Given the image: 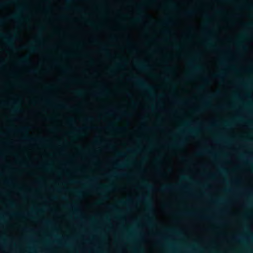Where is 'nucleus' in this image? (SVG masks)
<instances>
[{
  "label": "nucleus",
  "instance_id": "58",
  "mask_svg": "<svg viewBox=\"0 0 253 253\" xmlns=\"http://www.w3.org/2000/svg\"><path fill=\"white\" fill-rule=\"evenodd\" d=\"M55 130V128H52V129H51V130H52V131H54V130Z\"/></svg>",
  "mask_w": 253,
  "mask_h": 253
},
{
  "label": "nucleus",
  "instance_id": "37",
  "mask_svg": "<svg viewBox=\"0 0 253 253\" xmlns=\"http://www.w3.org/2000/svg\"><path fill=\"white\" fill-rule=\"evenodd\" d=\"M52 88H53V86H52V85H48V86H47L46 87V88L47 89H52Z\"/></svg>",
  "mask_w": 253,
  "mask_h": 253
},
{
  "label": "nucleus",
  "instance_id": "30",
  "mask_svg": "<svg viewBox=\"0 0 253 253\" xmlns=\"http://www.w3.org/2000/svg\"><path fill=\"white\" fill-rule=\"evenodd\" d=\"M188 132L191 135H195L196 134L195 131L193 130H190Z\"/></svg>",
  "mask_w": 253,
  "mask_h": 253
},
{
  "label": "nucleus",
  "instance_id": "29",
  "mask_svg": "<svg viewBox=\"0 0 253 253\" xmlns=\"http://www.w3.org/2000/svg\"><path fill=\"white\" fill-rule=\"evenodd\" d=\"M68 122L69 123H73L75 122V120H74V119H73L72 118H70L68 120Z\"/></svg>",
  "mask_w": 253,
  "mask_h": 253
},
{
  "label": "nucleus",
  "instance_id": "5",
  "mask_svg": "<svg viewBox=\"0 0 253 253\" xmlns=\"http://www.w3.org/2000/svg\"><path fill=\"white\" fill-rule=\"evenodd\" d=\"M37 41L30 43V44L28 45L22 46L21 47V48L23 49L28 50L31 52H35L37 48L35 47V46H34V43H35Z\"/></svg>",
  "mask_w": 253,
  "mask_h": 253
},
{
  "label": "nucleus",
  "instance_id": "11",
  "mask_svg": "<svg viewBox=\"0 0 253 253\" xmlns=\"http://www.w3.org/2000/svg\"><path fill=\"white\" fill-rule=\"evenodd\" d=\"M18 103L17 102H14L12 105L11 111L12 112H16L19 111Z\"/></svg>",
  "mask_w": 253,
  "mask_h": 253
},
{
  "label": "nucleus",
  "instance_id": "19",
  "mask_svg": "<svg viewBox=\"0 0 253 253\" xmlns=\"http://www.w3.org/2000/svg\"><path fill=\"white\" fill-rule=\"evenodd\" d=\"M194 13V11L193 10H189L186 11L184 12V15L185 16H190L192 15Z\"/></svg>",
  "mask_w": 253,
  "mask_h": 253
},
{
  "label": "nucleus",
  "instance_id": "47",
  "mask_svg": "<svg viewBox=\"0 0 253 253\" xmlns=\"http://www.w3.org/2000/svg\"><path fill=\"white\" fill-rule=\"evenodd\" d=\"M216 12L218 14L221 13V12H222V11L221 10H217Z\"/></svg>",
  "mask_w": 253,
  "mask_h": 253
},
{
  "label": "nucleus",
  "instance_id": "23",
  "mask_svg": "<svg viewBox=\"0 0 253 253\" xmlns=\"http://www.w3.org/2000/svg\"><path fill=\"white\" fill-rule=\"evenodd\" d=\"M70 134H73V135H79V134H83V132H82V129H80L79 131L77 132H70Z\"/></svg>",
  "mask_w": 253,
  "mask_h": 253
},
{
  "label": "nucleus",
  "instance_id": "28",
  "mask_svg": "<svg viewBox=\"0 0 253 253\" xmlns=\"http://www.w3.org/2000/svg\"><path fill=\"white\" fill-rule=\"evenodd\" d=\"M108 93V91L107 89H103L102 90V91L101 93H98V95H101V94H107Z\"/></svg>",
  "mask_w": 253,
  "mask_h": 253
},
{
  "label": "nucleus",
  "instance_id": "59",
  "mask_svg": "<svg viewBox=\"0 0 253 253\" xmlns=\"http://www.w3.org/2000/svg\"><path fill=\"white\" fill-rule=\"evenodd\" d=\"M124 114L125 115H127V113H126V112H125L124 113Z\"/></svg>",
  "mask_w": 253,
  "mask_h": 253
},
{
  "label": "nucleus",
  "instance_id": "46",
  "mask_svg": "<svg viewBox=\"0 0 253 253\" xmlns=\"http://www.w3.org/2000/svg\"><path fill=\"white\" fill-rule=\"evenodd\" d=\"M126 94L129 97L131 96V94L127 92H126Z\"/></svg>",
  "mask_w": 253,
  "mask_h": 253
},
{
  "label": "nucleus",
  "instance_id": "62",
  "mask_svg": "<svg viewBox=\"0 0 253 253\" xmlns=\"http://www.w3.org/2000/svg\"><path fill=\"white\" fill-rule=\"evenodd\" d=\"M200 111V109H197V110H196V111H197V112H199V111Z\"/></svg>",
  "mask_w": 253,
  "mask_h": 253
},
{
  "label": "nucleus",
  "instance_id": "31",
  "mask_svg": "<svg viewBox=\"0 0 253 253\" xmlns=\"http://www.w3.org/2000/svg\"><path fill=\"white\" fill-rule=\"evenodd\" d=\"M117 175V174L116 173H112L111 174H108L107 175L110 176V177H114Z\"/></svg>",
  "mask_w": 253,
  "mask_h": 253
},
{
  "label": "nucleus",
  "instance_id": "18",
  "mask_svg": "<svg viewBox=\"0 0 253 253\" xmlns=\"http://www.w3.org/2000/svg\"><path fill=\"white\" fill-rule=\"evenodd\" d=\"M188 65L192 68L194 70H198V69H201V67L200 66H194L192 65V62L191 61H190L189 63H188Z\"/></svg>",
  "mask_w": 253,
  "mask_h": 253
},
{
  "label": "nucleus",
  "instance_id": "64",
  "mask_svg": "<svg viewBox=\"0 0 253 253\" xmlns=\"http://www.w3.org/2000/svg\"><path fill=\"white\" fill-rule=\"evenodd\" d=\"M250 8H253V6H250Z\"/></svg>",
  "mask_w": 253,
  "mask_h": 253
},
{
  "label": "nucleus",
  "instance_id": "48",
  "mask_svg": "<svg viewBox=\"0 0 253 253\" xmlns=\"http://www.w3.org/2000/svg\"><path fill=\"white\" fill-rule=\"evenodd\" d=\"M0 243H1V244H4V240H0Z\"/></svg>",
  "mask_w": 253,
  "mask_h": 253
},
{
  "label": "nucleus",
  "instance_id": "8",
  "mask_svg": "<svg viewBox=\"0 0 253 253\" xmlns=\"http://www.w3.org/2000/svg\"><path fill=\"white\" fill-rule=\"evenodd\" d=\"M183 144V141H179L173 143H171L169 145L170 148H179Z\"/></svg>",
  "mask_w": 253,
  "mask_h": 253
},
{
  "label": "nucleus",
  "instance_id": "9",
  "mask_svg": "<svg viewBox=\"0 0 253 253\" xmlns=\"http://www.w3.org/2000/svg\"><path fill=\"white\" fill-rule=\"evenodd\" d=\"M142 199L144 201V202L147 205V207H148V209H149V208L151 207L150 198L149 196H145L142 197Z\"/></svg>",
  "mask_w": 253,
  "mask_h": 253
},
{
  "label": "nucleus",
  "instance_id": "7",
  "mask_svg": "<svg viewBox=\"0 0 253 253\" xmlns=\"http://www.w3.org/2000/svg\"><path fill=\"white\" fill-rule=\"evenodd\" d=\"M138 17H136L133 19V20L135 22H139L141 20V18L144 16V13L140 10V8L139 7H138Z\"/></svg>",
  "mask_w": 253,
  "mask_h": 253
},
{
  "label": "nucleus",
  "instance_id": "24",
  "mask_svg": "<svg viewBox=\"0 0 253 253\" xmlns=\"http://www.w3.org/2000/svg\"><path fill=\"white\" fill-rule=\"evenodd\" d=\"M101 50L103 52L105 53L106 54L108 55V52H107V49L106 48V45H105L104 44L103 45H101Z\"/></svg>",
  "mask_w": 253,
  "mask_h": 253
},
{
  "label": "nucleus",
  "instance_id": "42",
  "mask_svg": "<svg viewBox=\"0 0 253 253\" xmlns=\"http://www.w3.org/2000/svg\"><path fill=\"white\" fill-rule=\"evenodd\" d=\"M237 44H238L240 46H242L241 43L240 42H239V41L237 42Z\"/></svg>",
  "mask_w": 253,
  "mask_h": 253
},
{
  "label": "nucleus",
  "instance_id": "4",
  "mask_svg": "<svg viewBox=\"0 0 253 253\" xmlns=\"http://www.w3.org/2000/svg\"><path fill=\"white\" fill-rule=\"evenodd\" d=\"M135 65L137 68L142 70H146L149 67L148 65H146L144 62L141 61H136Z\"/></svg>",
  "mask_w": 253,
  "mask_h": 253
},
{
  "label": "nucleus",
  "instance_id": "27",
  "mask_svg": "<svg viewBox=\"0 0 253 253\" xmlns=\"http://www.w3.org/2000/svg\"><path fill=\"white\" fill-rule=\"evenodd\" d=\"M116 166L119 168H123L126 166V165L125 163H122L121 164H115Z\"/></svg>",
  "mask_w": 253,
  "mask_h": 253
},
{
  "label": "nucleus",
  "instance_id": "63",
  "mask_svg": "<svg viewBox=\"0 0 253 253\" xmlns=\"http://www.w3.org/2000/svg\"><path fill=\"white\" fill-rule=\"evenodd\" d=\"M39 180H40V181H42V178H40V179H39Z\"/></svg>",
  "mask_w": 253,
  "mask_h": 253
},
{
  "label": "nucleus",
  "instance_id": "50",
  "mask_svg": "<svg viewBox=\"0 0 253 253\" xmlns=\"http://www.w3.org/2000/svg\"><path fill=\"white\" fill-rule=\"evenodd\" d=\"M113 71H114L113 69H111L110 70V72H111V73H113Z\"/></svg>",
  "mask_w": 253,
  "mask_h": 253
},
{
  "label": "nucleus",
  "instance_id": "43",
  "mask_svg": "<svg viewBox=\"0 0 253 253\" xmlns=\"http://www.w3.org/2000/svg\"><path fill=\"white\" fill-rule=\"evenodd\" d=\"M37 71H38L37 70H33L32 71V73H36L37 72Z\"/></svg>",
  "mask_w": 253,
  "mask_h": 253
},
{
  "label": "nucleus",
  "instance_id": "56",
  "mask_svg": "<svg viewBox=\"0 0 253 253\" xmlns=\"http://www.w3.org/2000/svg\"><path fill=\"white\" fill-rule=\"evenodd\" d=\"M64 69L65 70V71H67L68 70V68H64Z\"/></svg>",
  "mask_w": 253,
  "mask_h": 253
},
{
  "label": "nucleus",
  "instance_id": "6",
  "mask_svg": "<svg viewBox=\"0 0 253 253\" xmlns=\"http://www.w3.org/2000/svg\"><path fill=\"white\" fill-rule=\"evenodd\" d=\"M25 138L26 139L31 140V141H33L36 140V141H40L41 143H46V142H47V140L45 138H41V137H38L37 139H35L34 138H32V137H30L29 136H27V137L26 136V137H25Z\"/></svg>",
  "mask_w": 253,
  "mask_h": 253
},
{
  "label": "nucleus",
  "instance_id": "14",
  "mask_svg": "<svg viewBox=\"0 0 253 253\" xmlns=\"http://www.w3.org/2000/svg\"><path fill=\"white\" fill-rule=\"evenodd\" d=\"M165 5L167 7L170 8H174L176 7L175 4L172 2L171 1H169L167 2Z\"/></svg>",
  "mask_w": 253,
  "mask_h": 253
},
{
  "label": "nucleus",
  "instance_id": "45",
  "mask_svg": "<svg viewBox=\"0 0 253 253\" xmlns=\"http://www.w3.org/2000/svg\"><path fill=\"white\" fill-rule=\"evenodd\" d=\"M184 214H191L192 213H190V212H184Z\"/></svg>",
  "mask_w": 253,
  "mask_h": 253
},
{
  "label": "nucleus",
  "instance_id": "52",
  "mask_svg": "<svg viewBox=\"0 0 253 253\" xmlns=\"http://www.w3.org/2000/svg\"><path fill=\"white\" fill-rule=\"evenodd\" d=\"M179 47V46H178V45H175V48H178Z\"/></svg>",
  "mask_w": 253,
  "mask_h": 253
},
{
  "label": "nucleus",
  "instance_id": "51",
  "mask_svg": "<svg viewBox=\"0 0 253 253\" xmlns=\"http://www.w3.org/2000/svg\"><path fill=\"white\" fill-rule=\"evenodd\" d=\"M156 160H157V161H159L160 160V158L159 157V158H157Z\"/></svg>",
  "mask_w": 253,
  "mask_h": 253
},
{
  "label": "nucleus",
  "instance_id": "44",
  "mask_svg": "<svg viewBox=\"0 0 253 253\" xmlns=\"http://www.w3.org/2000/svg\"><path fill=\"white\" fill-rule=\"evenodd\" d=\"M3 22V20L0 18V24H1Z\"/></svg>",
  "mask_w": 253,
  "mask_h": 253
},
{
  "label": "nucleus",
  "instance_id": "38",
  "mask_svg": "<svg viewBox=\"0 0 253 253\" xmlns=\"http://www.w3.org/2000/svg\"><path fill=\"white\" fill-rule=\"evenodd\" d=\"M124 155V154L123 153H122V152H118L117 153V155L119 156H123Z\"/></svg>",
  "mask_w": 253,
  "mask_h": 253
},
{
  "label": "nucleus",
  "instance_id": "26",
  "mask_svg": "<svg viewBox=\"0 0 253 253\" xmlns=\"http://www.w3.org/2000/svg\"><path fill=\"white\" fill-rule=\"evenodd\" d=\"M166 71L167 72L170 73L173 71V68L171 67H168L166 68Z\"/></svg>",
  "mask_w": 253,
  "mask_h": 253
},
{
  "label": "nucleus",
  "instance_id": "21",
  "mask_svg": "<svg viewBox=\"0 0 253 253\" xmlns=\"http://www.w3.org/2000/svg\"><path fill=\"white\" fill-rule=\"evenodd\" d=\"M29 129L28 127H23L19 129V131L22 132H27L28 130Z\"/></svg>",
  "mask_w": 253,
  "mask_h": 253
},
{
  "label": "nucleus",
  "instance_id": "10",
  "mask_svg": "<svg viewBox=\"0 0 253 253\" xmlns=\"http://www.w3.org/2000/svg\"><path fill=\"white\" fill-rule=\"evenodd\" d=\"M19 63L21 64H26L29 62V59L28 56H25L18 60Z\"/></svg>",
  "mask_w": 253,
  "mask_h": 253
},
{
  "label": "nucleus",
  "instance_id": "53",
  "mask_svg": "<svg viewBox=\"0 0 253 253\" xmlns=\"http://www.w3.org/2000/svg\"><path fill=\"white\" fill-rule=\"evenodd\" d=\"M45 223L48 224L50 223V222L49 221H46Z\"/></svg>",
  "mask_w": 253,
  "mask_h": 253
},
{
  "label": "nucleus",
  "instance_id": "41",
  "mask_svg": "<svg viewBox=\"0 0 253 253\" xmlns=\"http://www.w3.org/2000/svg\"><path fill=\"white\" fill-rule=\"evenodd\" d=\"M91 120H92V118H91V117H88V118H86V120H87V121H91Z\"/></svg>",
  "mask_w": 253,
  "mask_h": 253
},
{
  "label": "nucleus",
  "instance_id": "54",
  "mask_svg": "<svg viewBox=\"0 0 253 253\" xmlns=\"http://www.w3.org/2000/svg\"><path fill=\"white\" fill-rule=\"evenodd\" d=\"M195 58H197L198 57V54H196L195 56Z\"/></svg>",
  "mask_w": 253,
  "mask_h": 253
},
{
  "label": "nucleus",
  "instance_id": "13",
  "mask_svg": "<svg viewBox=\"0 0 253 253\" xmlns=\"http://www.w3.org/2000/svg\"><path fill=\"white\" fill-rule=\"evenodd\" d=\"M112 185L109 186H105V185H101L99 187V189L103 191V192H105L108 190H109L110 188H111Z\"/></svg>",
  "mask_w": 253,
  "mask_h": 253
},
{
  "label": "nucleus",
  "instance_id": "40",
  "mask_svg": "<svg viewBox=\"0 0 253 253\" xmlns=\"http://www.w3.org/2000/svg\"><path fill=\"white\" fill-rule=\"evenodd\" d=\"M204 89V87L203 86H201L200 87H198V89L199 90H202Z\"/></svg>",
  "mask_w": 253,
  "mask_h": 253
},
{
  "label": "nucleus",
  "instance_id": "49",
  "mask_svg": "<svg viewBox=\"0 0 253 253\" xmlns=\"http://www.w3.org/2000/svg\"><path fill=\"white\" fill-rule=\"evenodd\" d=\"M120 63H117V64H116V67H118V66H120Z\"/></svg>",
  "mask_w": 253,
  "mask_h": 253
},
{
  "label": "nucleus",
  "instance_id": "20",
  "mask_svg": "<svg viewBox=\"0 0 253 253\" xmlns=\"http://www.w3.org/2000/svg\"><path fill=\"white\" fill-rule=\"evenodd\" d=\"M245 26L249 29H252L253 28V22H250L249 23H247L245 25Z\"/></svg>",
  "mask_w": 253,
  "mask_h": 253
},
{
  "label": "nucleus",
  "instance_id": "16",
  "mask_svg": "<svg viewBox=\"0 0 253 253\" xmlns=\"http://www.w3.org/2000/svg\"><path fill=\"white\" fill-rule=\"evenodd\" d=\"M74 93L78 96H81L83 95L84 92L81 90H77L74 91Z\"/></svg>",
  "mask_w": 253,
  "mask_h": 253
},
{
  "label": "nucleus",
  "instance_id": "3",
  "mask_svg": "<svg viewBox=\"0 0 253 253\" xmlns=\"http://www.w3.org/2000/svg\"><path fill=\"white\" fill-rule=\"evenodd\" d=\"M176 188H177V186L169 184L162 185L161 188L160 189V190L161 192H168Z\"/></svg>",
  "mask_w": 253,
  "mask_h": 253
},
{
  "label": "nucleus",
  "instance_id": "33",
  "mask_svg": "<svg viewBox=\"0 0 253 253\" xmlns=\"http://www.w3.org/2000/svg\"><path fill=\"white\" fill-rule=\"evenodd\" d=\"M118 203L120 205H126V202L123 200L119 201Z\"/></svg>",
  "mask_w": 253,
  "mask_h": 253
},
{
  "label": "nucleus",
  "instance_id": "1",
  "mask_svg": "<svg viewBox=\"0 0 253 253\" xmlns=\"http://www.w3.org/2000/svg\"><path fill=\"white\" fill-rule=\"evenodd\" d=\"M131 80L133 81L135 84L140 88L146 89L150 93L153 92L152 86L148 84L143 80L136 76H133L131 78Z\"/></svg>",
  "mask_w": 253,
  "mask_h": 253
},
{
  "label": "nucleus",
  "instance_id": "39",
  "mask_svg": "<svg viewBox=\"0 0 253 253\" xmlns=\"http://www.w3.org/2000/svg\"><path fill=\"white\" fill-rule=\"evenodd\" d=\"M113 124L112 123H111L109 124V126L107 127V128L109 129L110 127H113Z\"/></svg>",
  "mask_w": 253,
  "mask_h": 253
},
{
  "label": "nucleus",
  "instance_id": "12",
  "mask_svg": "<svg viewBox=\"0 0 253 253\" xmlns=\"http://www.w3.org/2000/svg\"><path fill=\"white\" fill-rule=\"evenodd\" d=\"M142 184L145 188L148 189H151L153 188V186L146 180L142 181Z\"/></svg>",
  "mask_w": 253,
  "mask_h": 253
},
{
  "label": "nucleus",
  "instance_id": "32",
  "mask_svg": "<svg viewBox=\"0 0 253 253\" xmlns=\"http://www.w3.org/2000/svg\"><path fill=\"white\" fill-rule=\"evenodd\" d=\"M246 34L245 33H243L240 37H239V39H243L244 38H245L246 36Z\"/></svg>",
  "mask_w": 253,
  "mask_h": 253
},
{
  "label": "nucleus",
  "instance_id": "17",
  "mask_svg": "<svg viewBox=\"0 0 253 253\" xmlns=\"http://www.w3.org/2000/svg\"><path fill=\"white\" fill-rule=\"evenodd\" d=\"M204 153H206V154H211V155H212V154H211V153H210L209 151H208L207 150H204L200 152H198L197 155L199 156V155H201L202 154H204Z\"/></svg>",
  "mask_w": 253,
  "mask_h": 253
},
{
  "label": "nucleus",
  "instance_id": "60",
  "mask_svg": "<svg viewBox=\"0 0 253 253\" xmlns=\"http://www.w3.org/2000/svg\"><path fill=\"white\" fill-rule=\"evenodd\" d=\"M128 151H129L130 152H133V151H132V150H129Z\"/></svg>",
  "mask_w": 253,
  "mask_h": 253
},
{
  "label": "nucleus",
  "instance_id": "61",
  "mask_svg": "<svg viewBox=\"0 0 253 253\" xmlns=\"http://www.w3.org/2000/svg\"><path fill=\"white\" fill-rule=\"evenodd\" d=\"M160 174L162 175H164V173H162V172H161Z\"/></svg>",
  "mask_w": 253,
  "mask_h": 253
},
{
  "label": "nucleus",
  "instance_id": "15",
  "mask_svg": "<svg viewBox=\"0 0 253 253\" xmlns=\"http://www.w3.org/2000/svg\"><path fill=\"white\" fill-rule=\"evenodd\" d=\"M10 18L13 20H18L20 18V15H19V13H16L11 15L10 16Z\"/></svg>",
  "mask_w": 253,
  "mask_h": 253
},
{
  "label": "nucleus",
  "instance_id": "22",
  "mask_svg": "<svg viewBox=\"0 0 253 253\" xmlns=\"http://www.w3.org/2000/svg\"><path fill=\"white\" fill-rule=\"evenodd\" d=\"M43 30V27L41 26L40 27H39V34H38V38H40L42 36V31Z\"/></svg>",
  "mask_w": 253,
  "mask_h": 253
},
{
  "label": "nucleus",
  "instance_id": "34",
  "mask_svg": "<svg viewBox=\"0 0 253 253\" xmlns=\"http://www.w3.org/2000/svg\"><path fill=\"white\" fill-rule=\"evenodd\" d=\"M74 192L77 195H80L81 194V192L78 190H74Z\"/></svg>",
  "mask_w": 253,
  "mask_h": 253
},
{
  "label": "nucleus",
  "instance_id": "36",
  "mask_svg": "<svg viewBox=\"0 0 253 253\" xmlns=\"http://www.w3.org/2000/svg\"><path fill=\"white\" fill-rule=\"evenodd\" d=\"M206 45L208 46V47H211V44L209 42H206Z\"/></svg>",
  "mask_w": 253,
  "mask_h": 253
},
{
  "label": "nucleus",
  "instance_id": "55",
  "mask_svg": "<svg viewBox=\"0 0 253 253\" xmlns=\"http://www.w3.org/2000/svg\"><path fill=\"white\" fill-rule=\"evenodd\" d=\"M165 32L166 33H167V34L169 33V31H165Z\"/></svg>",
  "mask_w": 253,
  "mask_h": 253
},
{
  "label": "nucleus",
  "instance_id": "35",
  "mask_svg": "<svg viewBox=\"0 0 253 253\" xmlns=\"http://www.w3.org/2000/svg\"><path fill=\"white\" fill-rule=\"evenodd\" d=\"M60 107H63V108H67L68 106L65 104H61L59 105Z\"/></svg>",
  "mask_w": 253,
  "mask_h": 253
},
{
  "label": "nucleus",
  "instance_id": "25",
  "mask_svg": "<svg viewBox=\"0 0 253 253\" xmlns=\"http://www.w3.org/2000/svg\"><path fill=\"white\" fill-rule=\"evenodd\" d=\"M222 74H223L222 73H220L219 74H214V75H213L212 76L214 78H221L222 77Z\"/></svg>",
  "mask_w": 253,
  "mask_h": 253
},
{
  "label": "nucleus",
  "instance_id": "2",
  "mask_svg": "<svg viewBox=\"0 0 253 253\" xmlns=\"http://www.w3.org/2000/svg\"><path fill=\"white\" fill-rule=\"evenodd\" d=\"M0 37L3 39L7 46L13 47V39L16 37V34L13 32L10 35V36H7L0 32Z\"/></svg>",
  "mask_w": 253,
  "mask_h": 253
},
{
  "label": "nucleus",
  "instance_id": "57",
  "mask_svg": "<svg viewBox=\"0 0 253 253\" xmlns=\"http://www.w3.org/2000/svg\"><path fill=\"white\" fill-rule=\"evenodd\" d=\"M187 78H189L190 77V74H187Z\"/></svg>",
  "mask_w": 253,
  "mask_h": 253
}]
</instances>
